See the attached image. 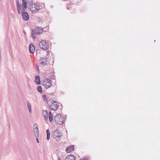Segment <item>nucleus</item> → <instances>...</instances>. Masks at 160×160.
<instances>
[{"label":"nucleus","instance_id":"nucleus-23","mask_svg":"<svg viewBox=\"0 0 160 160\" xmlns=\"http://www.w3.org/2000/svg\"><path fill=\"white\" fill-rule=\"evenodd\" d=\"M36 69H37V72H39V66H38V63L37 64Z\"/></svg>","mask_w":160,"mask_h":160},{"label":"nucleus","instance_id":"nucleus-21","mask_svg":"<svg viewBox=\"0 0 160 160\" xmlns=\"http://www.w3.org/2000/svg\"><path fill=\"white\" fill-rule=\"evenodd\" d=\"M22 5L27 4L26 0H22Z\"/></svg>","mask_w":160,"mask_h":160},{"label":"nucleus","instance_id":"nucleus-10","mask_svg":"<svg viewBox=\"0 0 160 160\" xmlns=\"http://www.w3.org/2000/svg\"><path fill=\"white\" fill-rule=\"evenodd\" d=\"M49 60L47 58H42L41 59V65L43 66H47L49 64Z\"/></svg>","mask_w":160,"mask_h":160},{"label":"nucleus","instance_id":"nucleus-5","mask_svg":"<svg viewBox=\"0 0 160 160\" xmlns=\"http://www.w3.org/2000/svg\"><path fill=\"white\" fill-rule=\"evenodd\" d=\"M62 135V133L58 130L55 131L52 133V136L53 138L57 141L60 140V138Z\"/></svg>","mask_w":160,"mask_h":160},{"label":"nucleus","instance_id":"nucleus-18","mask_svg":"<svg viewBox=\"0 0 160 160\" xmlns=\"http://www.w3.org/2000/svg\"><path fill=\"white\" fill-rule=\"evenodd\" d=\"M47 132V139L48 140H49L50 137V132L49 130L48 129H47L46 131Z\"/></svg>","mask_w":160,"mask_h":160},{"label":"nucleus","instance_id":"nucleus-16","mask_svg":"<svg viewBox=\"0 0 160 160\" xmlns=\"http://www.w3.org/2000/svg\"><path fill=\"white\" fill-rule=\"evenodd\" d=\"M48 28V26H46V27L44 28H41V33H42L43 32H44L47 31Z\"/></svg>","mask_w":160,"mask_h":160},{"label":"nucleus","instance_id":"nucleus-3","mask_svg":"<svg viewBox=\"0 0 160 160\" xmlns=\"http://www.w3.org/2000/svg\"><path fill=\"white\" fill-rule=\"evenodd\" d=\"M29 9L32 12H36L40 9V7L39 5L37 3H33L28 6Z\"/></svg>","mask_w":160,"mask_h":160},{"label":"nucleus","instance_id":"nucleus-8","mask_svg":"<svg viewBox=\"0 0 160 160\" xmlns=\"http://www.w3.org/2000/svg\"><path fill=\"white\" fill-rule=\"evenodd\" d=\"M32 36L34 39H35L36 38L35 35H38L40 34V27H37L34 29H32Z\"/></svg>","mask_w":160,"mask_h":160},{"label":"nucleus","instance_id":"nucleus-30","mask_svg":"<svg viewBox=\"0 0 160 160\" xmlns=\"http://www.w3.org/2000/svg\"><path fill=\"white\" fill-rule=\"evenodd\" d=\"M25 8H22V9L21 10V11L25 12Z\"/></svg>","mask_w":160,"mask_h":160},{"label":"nucleus","instance_id":"nucleus-36","mask_svg":"<svg viewBox=\"0 0 160 160\" xmlns=\"http://www.w3.org/2000/svg\"><path fill=\"white\" fill-rule=\"evenodd\" d=\"M58 160H61L60 158H59L58 159Z\"/></svg>","mask_w":160,"mask_h":160},{"label":"nucleus","instance_id":"nucleus-27","mask_svg":"<svg viewBox=\"0 0 160 160\" xmlns=\"http://www.w3.org/2000/svg\"><path fill=\"white\" fill-rule=\"evenodd\" d=\"M22 6L23 7V8H24L26 9L27 8V4L23 5Z\"/></svg>","mask_w":160,"mask_h":160},{"label":"nucleus","instance_id":"nucleus-33","mask_svg":"<svg viewBox=\"0 0 160 160\" xmlns=\"http://www.w3.org/2000/svg\"><path fill=\"white\" fill-rule=\"evenodd\" d=\"M42 89L41 87V93H42Z\"/></svg>","mask_w":160,"mask_h":160},{"label":"nucleus","instance_id":"nucleus-28","mask_svg":"<svg viewBox=\"0 0 160 160\" xmlns=\"http://www.w3.org/2000/svg\"><path fill=\"white\" fill-rule=\"evenodd\" d=\"M18 9H19L18 8V10H17L18 11V12L19 14H21V11L19 10Z\"/></svg>","mask_w":160,"mask_h":160},{"label":"nucleus","instance_id":"nucleus-17","mask_svg":"<svg viewBox=\"0 0 160 160\" xmlns=\"http://www.w3.org/2000/svg\"><path fill=\"white\" fill-rule=\"evenodd\" d=\"M27 105L28 108V109L29 112L30 113H31L32 112V110H31V104L29 102H27Z\"/></svg>","mask_w":160,"mask_h":160},{"label":"nucleus","instance_id":"nucleus-24","mask_svg":"<svg viewBox=\"0 0 160 160\" xmlns=\"http://www.w3.org/2000/svg\"><path fill=\"white\" fill-rule=\"evenodd\" d=\"M17 3V7H18L19 5V2L18 0H16Z\"/></svg>","mask_w":160,"mask_h":160},{"label":"nucleus","instance_id":"nucleus-14","mask_svg":"<svg viewBox=\"0 0 160 160\" xmlns=\"http://www.w3.org/2000/svg\"><path fill=\"white\" fill-rule=\"evenodd\" d=\"M65 160H75V158L73 155H70L67 156Z\"/></svg>","mask_w":160,"mask_h":160},{"label":"nucleus","instance_id":"nucleus-15","mask_svg":"<svg viewBox=\"0 0 160 160\" xmlns=\"http://www.w3.org/2000/svg\"><path fill=\"white\" fill-rule=\"evenodd\" d=\"M35 82L38 85L40 84V78L39 76H36L35 79Z\"/></svg>","mask_w":160,"mask_h":160},{"label":"nucleus","instance_id":"nucleus-35","mask_svg":"<svg viewBox=\"0 0 160 160\" xmlns=\"http://www.w3.org/2000/svg\"><path fill=\"white\" fill-rule=\"evenodd\" d=\"M38 45L39 46H40V42H39V43H38Z\"/></svg>","mask_w":160,"mask_h":160},{"label":"nucleus","instance_id":"nucleus-37","mask_svg":"<svg viewBox=\"0 0 160 160\" xmlns=\"http://www.w3.org/2000/svg\"><path fill=\"white\" fill-rule=\"evenodd\" d=\"M9 128H10V124H9Z\"/></svg>","mask_w":160,"mask_h":160},{"label":"nucleus","instance_id":"nucleus-32","mask_svg":"<svg viewBox=\"0 0 160 160\" xmlns=\"http://www.w3.org/2000/svg\"><path fill=\"white\" fill-rule=\"evenodd\" d=\"M44 4L42 3V5H41V7H44Z\"/></svg>","mask_w":160,"mask_h":160},{"label":"nucleus","instance_id":"nucleus-12","mask_svg":"<svg viewBox=\"0 0 160 160\" xmlns=\"http://www.w3.org/2000/svg\"><path fill=\"white\" fill-rule=\"evenodd\" d=\"M29 51L31 53H33L35 51V47L33 43L30 44L29 46Z\"/></svg>","mask_w":160,"mask_h":160},{"label":"nucleus","instance_id":"nucleus-6","mask_svg":"<svg viewBox=\"0 0 160 160\" xmlns=\"http://www.w3.org/2000/svg\"><path fill=\"white\" fill-rule=\"evenodd\" d=\"M42 45H41V48L44 50H47L49 48L50 45L49 42L45 40H42L41 41Z\"/></svg>","mask_w":160,"mask_h":160},{"label":"nucleus","instance_id":"nucleus-4","mask_svg":"<svg viewBox=\"0 0 160 160\" xmlns=\"http://www.w3.org/2000/svg\"><path fill=\"white\" fill-rule=\"evenodd\" d=\"M33 130L34 133V135L36 137L37 141L38 143L39 142L38 139L39 135V130L38 129V125L37 124H35L33 127Z\"/></svg>","mask_w":160,"mask_h":160},{"label":"nucleus","instance_id":"nucleus-25","mask_svg":"<svg viewBox=\"0 0 160 160\" xmlns=\"http://www.w3.org/2000/svg\"><path fill=\"white\" fill-rule=\"evenodd\" d=\"M40 52H38V51H37V54H36V56L37 57V58H38L39 57V53Z\"/></svg>","mask_w":160,"mask_h":160},{"label":"nucleus","instance_id":"nucleus-29","mask_svg":"<svg viewBox=\"0 0 160 160\" xmlns=\"http://www.w3.org/2000/svg\"><path fill=\"white\" fill-rule=\"evenodd\" d=\"M37 89L38 91L40 92V86L38 87Z\"/></svg>","mask_w":160,"mask_h":160},{"label":"nucleus","instance_id":"nucleus-9","mask_svg":"<svg viewBox=\"0 0 160 160\" xmlns=\"http://www.w3.org/2000/svg\"><path fill=\"white\" fill-rule=\"evenodd\" d=\"M59 105H58L57 102L55 101H52V104L50 105V108L51 109L54 111H56L58 108Z\"/></svg>","mask_w":160,"mask_h":160},{"label":"nucleus","instance_id":"nucleus-34","mask_svg":"<svg viewBox=\"0 0 160 160\" xmlns=\"http://www.w3.org/2000/svg\"><path fill=\"white\" fill-rule=\"evenodd\" d=\"M23 32L25 34L26 33V32H25L24 31H23Z\"/></svg>","mask_w":160,"mask_h":160},{"label":"nucleus","instance_id":"nucleus-13","mask_svg":"<svg viewBox=\"0 0 160 160\" xmlns=\"http://www.w3.org/2000/svg\"><path fill=\"white\" fill-rule=\"evenodd\" d=\"M74 147L72 145L68 147L66 149V152L68 153H70L73 151Z\"/></svg>","mask_w":160,"mask_h":160},{"label":"nucleus","instance_id":"nucleus-20","mask_svg":"<svg viewBox=\"0 0 160 160\" xmlns=\"http://www.w3.org/2000/svg\"><path fill=\"white\" fill-rule=\"evenodd\" d=\"M27 1V4L28 5L30 6V5H31L33 4V0H26Z\"/></svg>","mask_w":160,"mask_h":160},{"label":"nucleus","instance_id":"nucleus-11","mask_svg":"<svg viewBox=\"0 0 160 160\" xmlns=\"http://www.w3.org/2000/svg\"><path fill=\"white\" fill-rule=\"evenodd\" d=\"M22 17L24 20L27 21L29 19V16L28 13L26 12H22Z\"/></svg>","mask_w":160,"mask_h":160},{"label":"nucleus","instance_id":"nucleus-19","mask_svg":"<svg viewBox=\"0 0 160 160\" xmlns=\"http://www.w3.org/2000/svg\"><path fill=\"white\" fill-rule=\"evenodd\" d=\"M42 98L43 99V100L47 102L48 101V98L47 97L46 95H42Z\"/></svg>","mask_w":160,"mask_h":160},{"label":"nucleus","instance_id":"nucleus-2","mask_svg":"<svg viewBox=\"0 0 160 160\" xmlns=\"http://www.w3.org/2000/svg\"><path fill=\"white\" fill-rule=\"evenodd\" d=\"M42 115L46 121H48V116L49 117V121L51 122L52 121V116L51 112H49L48 115V112L47 111L43 110L42 111Z\"/></svg>","mask_w":160,"mask_h":160},{"label":"nucleus","instance_id":"nucleus-1","mask_svg":"<svg viewBox=\"0 0 160 160\" xmlns=\"http://www.w3.org/2000/svg\"><path fill=\"white\" fill-rule=\"evenodd\" d=\"M55 122L58 125H62L64 123L63 117L60 114L56 115L54 119Z\"/></svg>","mask_w":160,"mask_h":160},{"label":"nucleus","instance_id":"nucleus-22","mask_svg":"<svg viewBox=\"0 0 160 160\" xmlns=\"http://www.w3.org/2000/svg\"><path fill=\"white\" fill-rule=\"evenodd\" d=\"M89 159L88 157H85L84 158L80 159V160H89Z\"/></svg>","mask_w":160,"mask_h":160},{"label":"nucleus","instance_id":"nucleus-31","mask_svg":"<svg viewBox=\"0 0 160 160\" xmlns=\"http://www.w3.org/2000/svg\"><path fill=\"white\" fill-rule=\"evenodd\" d=\"M46 53L47 56L48 55L49 53V52L47 51H46Z\"/></svg>","mask_w":160,"mask_h":160},{"label":"nucleus","instance_id":"nucleus-7","mask_svg":"<svg viewBox=\"0 0 160 160\" xmlns=\"http://www.w3.org/2000/svg\"><path fill=\"white\" fill-rule=\"evenodd\" d=\"M42 85L46 89H48L52 86L51 81L49 79H45L42 82Z\"/></svg>","mask_w":160,"mask_h":160},{"label":"nucleus","instance_id":"nucleus-26","mask_svg":"<svg viewBox=\"0 0 160 160\" xmlns=\"http://www.w3.org/2000/svg\"><path fill=\"white\" fill-rule=\"evenodd\" d=\"M17 9H18L20 10L21 11V10L22 9V8L20 6V5H19V6H18V7H17Z\"/></svg>","mask_w":160,"mask_h":160}]
</instances>
